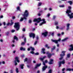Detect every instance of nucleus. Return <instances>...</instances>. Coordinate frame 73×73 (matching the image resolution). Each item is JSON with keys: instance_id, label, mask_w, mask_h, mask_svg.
Returning a JSON list of instances; mask_svg holds the SVG:
<instances>
[{"instance_id": "nucleus-1", "label": "nucleus", "mask_w": 73, "mask_h": 73, "mask_svg": "<svg viewBox=\"0 0 73 73\" xmlns=\"http://www.w3.org/2000/svg\"><path fill=\"white\" fill-rule=\"evenodd\" d=\"M42 21V22H41L39 24V26H42V25L43 24H46V21H45V19H43L42 20L41 19V18L39 17L37 19H34L33 21L34 22H37V23H39L40 21Z\"/></svg>"}, {"instance_id": "nucleus-2", "label": "nucleus", "mask_w": 73, "mask_h": 73, "mask_svg": "<svg viewBox=\"0 0 73 73\" xmlns=\"http://www.w3.org/2000/svg\"><path fill=\"white\" fill-rule=\"evenodd\" d=\"M28 15H29V12H28V11L27 10H25L23 15L24 17L23 18H21L20 19V21H23L24 20H24H27V17L28 16Z\"/></svg>"}, {"instance_id": "nucleus-3", "label": "nucleus", "mask_w": 73, "mask_h": 73, "mask_svg": "<svg viewBox=\"0 0 73 73\" xmlns=\"http://www.w3.org/2000/svg\"><path fill=\"white\" fill-rule=\"evenodd\" d=\"M15 24L14 27L16 28V31H18L20 29V25L19 24V22L15 23Z\"/></svg>"}, {"instance_id": "nucleus-4", "label": "nucleus", "mask_w": 73, "mask_h": 73, "mask_svg": "<svg viewBox=\"0 0 73 73\" xmlns=\"http://www.w3.org/2000/svg\"><path fill=\"white\" fill-rule=\"evenodd\" d=\"M65 52H66V51H62V53L63 54H60V56L61 57L59 58V60H61L64 58V56H65Z\"/></svg>"}, {"instance_id": "nucleus-5", "label": "nucleus", "mask_w": 73, "mask_h": 73, "mask_svg": "<svg viewBox=\"0 0 73 73\" xmlns=\"http://www.w3.org/2000/svg\"><path fill=\"white\" fill-rule=\"evenodd\" d=\"M46 54H47V57H48V58H50L51 57L52 55H54V53H53L52 54H51L49 53V52L47 51L46 53Z\"/></svg>"}, {"instance_id": "nucleus-6", "label": "nucleus", "mask_w": 73, "mask_h": 73, "mask_svg": "<svg viewBox=\"0 0 73 73\" xmlns=\"http://www.w3.org/2000/svg\"><path fill=\"white\" fill-rule=\"evenodd\" d=\"M65 63V60H63L62 61H59V66L58 67H61V64H64Z\"/></svg>"}, {"instance_id": "nucleus-7", "label": "nucleus", "mask_w": 73, "mask_h": 73, "mask_svg": "<svg viewBox=\"0 0 73 73\" xmlns=\"http://www.w3.org/2000/svg\"><path fill=\"white\" fill-rule=\"evenodd\" d=\"M68 9H67L66 13H71V7L69 6L68 7Z\"/></svg>"}, {"instance_id": "nucleus-8", "label": "nucleus", "mask_w": 73, "mask_h": 73, "mask_svg": "<svg viewBox=\"0 0 73 73\" xmlns=\"http://www.w3.org/2000/svg\"><path fill=\"white\" fill-rule=\"evenodd\" d=\"M51 41H52L53 42H54L55 43H56V44H58V41L60 42V41H61V39L59 38L58 40L51 39Z\"/></svg>"}, {"instance_id": "nucleus-9", "label": "nucleus", "mask_w": 73, "mask_h": 73, "mask_svg": "<svg viewBox=\"0 0 73 73\" xmlns=\"http://www.w3.org/2000/svg\"><path fill=\"white\" fill-rule=\"evenodd\" d=\"M48 31H46L45 32L42 33V35L44 36V37H45L47 36V35H48Z\"/></svg>"}, {"instance_id": "nucleus-10", "label": "nucleus", "mask_w": 73, "mask_h": 73, "mask_svg": "<svg viewBox=\"0 0 73 73\" xmlns=\"http://www.w3.org/2000/svg\"><path fill=\"white\" fill-rule=\"evenodd\" d=\"M67 14H68V16L69 17L70 19H72V18H73V13H71L70 15L69 14V13H67Z\"/></svg>"}, {"instance_id": "nucleus-11", "label": "nucleus", "mask_w": 73, "mask_h": 73, "mask_svg": "<svg viewBox=\"0 0 73 73\" xmlns=\"http://www.w3.org/2000/svg\"><path fill=\"white\" fill-rule=\"evenodd\" d=\"M29 36L30 37H32L33 38H35V34L34 33H31Z\"/></svg>"}, {"instance_id": "nucleus-12", "label": "nucleus", "mask_w": 73, "mask_h": 73, "mask_svg": "<svg viewBox=\"0 0 73 73\" xmlns=\"http://www.w3.org/2000/svg\"><path fill=\"white\" fill-rule=\"evenodd\" d=\"M48 68V66H43L42 68V71H45L46 70V69Z\"/></svg>"}, {"instance_id": "nucleus-13", "label": "nucleus", "mask_w": 73, "mask_h": 73, "mask_svg": "<svg viewBox=\"0 0 73 73\" xmlns=\"http://www.w3.org/2000/svg\"><path fill=\"white\" fill-rule=\"evenodd\" d=\"M53 59H50V61L48 62V64L50 65H52L53 64Z\"/></svg>"}, {"instance_id": "nucleus-14", "label": "nucleus", "mask_w": 73, "mask_h": 73, "mask_svg": "<svg viewBox=\"0 0 73 73\" xmlns=\"http://www.w3.org/2000/svg\"><path fill=\"white\" fill-rule=\"evenodd\" d=\"M45 49L44 48H42V50H41V53H43V54H45V53H46V52H45Z\"/></svg>"}, {"instance_id": "nucleus-15", "label": "nucleus", "mask_w": 73, "mask_h": 73, "mask_svg": "<svg viewBox=\"0 0 73 73\" xmlns=\"http://www.w3.org/2000/svg\"><path fill=\"white\" fill-rule=\"evenodd\" d=\"M70 46V47H71V48H70L69 49V51H72V50L73 51V44H71Z\"/></svg>"}, {"instance_id": "nucleus-16", "label": "nucleus", "mask_w": 73, "mask_h": 73, "mask_svg": "<svg viewBox=\"0 0 73 73\" xmlns=\"http://www.w3.org/2000/svg\"><path fill=\"white\" fill-rule=\"evenodd\" d=\"M15 61L16 62L17 61V62H20V60H19V58L17 57H16L15 58Z\"/></svg>"}, {"instance_id": "nucleus-17", "label": "nucleus", "mask_w": 73, "mask_h": 73, "mask_svg": "<svg viewBox=\"0 0 73 73\" xmlns=\"http://www.w3.org/2000/svg\"><path fill=\"white\" fill-rule=\"evenodd\" d=\"M70 25V24H67V28L66 29V30L67 31L69 30V26Z\"/></svg>"}, {"instance_id": "nucleus-18", "label": "nucleus", "mask_w": 73, "mask_h": 73, "mask_svg": "<svg viewBox=\"0 0 73 73\" xmlns=\"http://www.w3.org/2000/svg\"><path fill=\"white\" fill-rule=\"evenodd\" d=\"M41 65V63H39V64H37L35 67V69H36V68H37V67H38V66H40V65Z\"/></svg>"}, {"instance_id": "nucleus-19", "label": "nucleus", "mask_w": 73, "mask_h": 73, "mask_svg": "<svg viewBox=\"0 0 73 73\" xmlns=\"http://www.w3.org/2000/svg\"><path fill=\"white\" fill-rule=\"evenodd\" d=\"M20 50H23V51H25V48L23 47H21L20 48Z\"/></svg>"}, {"instance_id": "nucleus-20", "label": "nucleus", "mask_w": 73, "mask_h": 73, "mask_svg": "<svg viewBox=\"0 0 73 73\" xmlns=\"http://www.w3.org/2000/svg\"><path fill=\"white\" fill-rule=\"evenodd\" d=\"M52 48H51V52H53V51L54 50V49L56 48V46H54L52 47Z\"/></svg>"}, {"instance_id": "nucleus-21", "label": "nucleus", "mask_w": 73, "mask_h": 73, "mask_svg": "<svg viewBox=\"0 0 73 73\" xmlns=\"http://www.w3.org/2000/svg\"><path fill=\"white\" fill-rule=\"evenodd\" d=\"M66 70V71H73V68H67Z\"/></svg>"}, {"instance_id": "nucleus-22", "label": "nucleus", "mask_w": 73, "mask_h": 73, "mask_svg": "<svg viewBox=\"0 0 73 73\" xmlns=\"http://www.w3.org/2000/svg\"><path fill=\"white\" fill-rule=\"evenodd\" d=\"M14 39L16 40V41H18V38L16 36H15L14 37Z\"/></svg>"}, {"instance_id": "nucleus-23", "label": "nucleus", "mask_w": 73, "mask_h": 73, "mask_svg": "<svg viewBox=\"0 0 73 73\" xmlns=\"http://www.w3.org/2000/svg\"><path fill=\"white\" fill-rule=\"evenodd\" d=\"M30 48L31 49V50H33V51H34V50H35V48H34V47H32V46H31L30 47Z\"/></svg>"}, {"instance_id": "nucleus-24", "label": "nucleus", "mask_w": 73, "mask_h": 73, "mask_svg": "<svg viewBox=\"0 0 73 73\" xmlns=\"http://www.w3.org/2000/svg\"><path fill=\"white\" fill-rule=\"evenodd\" d=\"M67 58H70V54L68 53L67 54Z\"/></svg>"}, {"instance_id": "nucleus-25", "label": "nucleus", "mask_w": 73, "mask_h": 73, "mask_svg": "<svg viewBox=\"0 0 73 73\" xmlns=\"http://www.w3.org/2000/svg\"><path fill=\"white\" fill-rule=\"evenodd\" d=\"M68 39V38H66L62 40V41H66V40H67Z\"/></svg>"}, {"instance_id": "nucleus-26", "label": "nucleus", "mask_w": 73, "mask_h": 73, "mask_svg": "<svg viewBox=\"0 0 73 73\" xmlns=\"http://www.w3.org/2000/svg\"><path fill=\"white\" fill-rule=\"evenodd\" d=\"M24 64H21L20 65L21 68L22 69H23L24 68Z\"/></svg>"}, {"instance_id": "nucleus-27", "label": "nucleus", "mask_w": 73, "mask_h": 73, "mask_svg": "<svg viewBox=\"0 0 73 73\" xmlns=\"http://www.w3.org/2000/svg\"><path fill=\"white\" fill-rule=\"evenodd\" d=\"M68 3H69L70 5H72V4L73 3V2H72V1H68Z\"/></svg>"}, {"instance_id": "nucleus-28", "label": "nucleus", "mask_w": 73, "mask_h": 73, "mask_svg": "<svg viewBox=\"0 0 73 73\" xmlns=\"http://www.w3.org/2000/svg\"><path fill=\"white\" fill-rule=\"evenodd\" d=\"M45 47H46V48H47L48 49H49V48H50V47L49 46H48V44H46L45 45Z\"/></svg>"}, {"instance_id": "nucleus-29", "label": "nucleus", "mask_w": 73, "mask_h": 73, "mask_svg": "<svg viewBox=\"0 0 73 73\" xmlns=\"http://www.w3.org/2000/svg\"><path fill=\"white\" fill-rule=\"evenodd\" d=\"M16 73H19V69H18V68H16Z\"/></svg>"}, {"instance_id": "nucleus-30", "label": "nucleus", "mask_w": 73, "mask_h": 73, "mask_svg": "<svg viewBox=\"0 0 73 73\" xmlns=\"http://www.w3.org/2000/svg\"><path fill=\"white\" fill-rule=\"evenodd\" d=\"M56 16L55 15L53 16V18H52V20H55L56 18Z\"/></svg>"}, {"instance_id": "nucleus-31", "label": "nucleus", "mask_w": 73, "mask_h": 73, "mask_svg": "<svg viewBox=\"0 0 73 73\" xmlns=\"http://www.w3.org/2000/svg\"><path fill=\"white\" fill-rule=\"evenodd\" d=\"M17 9L18 11H20V7L18 6L17 7Z\"/></svg>"}, {"instance_id": "nucleus-32", "label": "nucleus", "mask_w": 73, "mask_h": 73, "mask_svg": "<svg viewBox=\"0 0 73 73\" xmlns=\"http://www.w3.org/2000/svg\"><path fill=\"white\" fill-rule=\"evenodd\" d=\"M41 4H42V3L41 2L39 3L38 6V7H40V6H41Z\"/></svg>"}, {"instance_id": "nucleus-33", "label": "nucleus", "mask_w": 73, "mask_h": 73, "mask_svg": "<svg viewBox=\"0 0 73 73\" xmlns=\"http://www.w3.org/2000/svg\"><path fill=\"white\" fill-rule=\"evenodd\" d=\"M25 44V42H22L21 44V45H24Z\"/></svg>"}, {"instance_id": "nucleus-34", "label": "nucleus", "mask_w": 73, "mask_h": 73, "mask_svg": "<svg viewBox=\"0 0 73 73\" xmlns=\"http://www.w3.org/2000/svg\"><path fill=\"white\" fill-rule=\"evenodd\" d=\"M28 61V58H26L24 60V62H25V61Z\"/></svg>"}, {"instance_id": "nucleus-35", "label": "nucleus", "mask_w": 73, "mask_h": 73, "mask_svg": "<svg viewBox=\"0 0 73 73\" xmlns=\"http://www.w3.org/2000/svg\"><path fill=\"white\" fill-rule=\"evenodd\" d=\"M14 62H15V66H16V65H17V62H16V61L15 60Z\"/></svg>"}, {"instance_id": "nucleus-36", "label": "nucleus", "mask_w": 73, "mask_h": 73, "mask_svg": "<svg viewBox=\"0 0 73 73\" xmlns=\"http://www.w3.org/2000/svg\"><path fill=\"white\" fill-rule=\"evenodd\" d=\"M58 22H55L54 24V25H58Z\"/></svg>"}, {"instance_id": "nucleus-37", "label": "nucleus", "mask_w": 73, "mask_h": 73, "mask_svg": "<svg viewBox=\"0 0 73 73\" xmlns=\"http://www.w3.org/2000/svg\"><path fill=\"white\" fill-rule=\"evenodd\" d=\"M37 41H36L34 43V45H36L37 44Z\"/></svg>"}, {"instance_id": "nucleus-38", "label": "nucleus", "mask_w": 73, "mask_h": 73, "mask_svg": "<svg viewBox=\"0 0 73 73\" xmlns=\"http://www.w3.org/2000/svg\"><path fill=\"white\" fill-rule=\"evenodd\" d=\"M9 31H8L6 33V35L7 36H8V35H9Z\"/></svg>"}, {"instance_id": "nucleus-39", "label": "nucleus", "mask_w": 73, "mask_h": 73, "mask_svg": "<svg viewBox=\"0 0 73 73\" xmlns=\"http://www.w3.org/2000/svg\"><path fill=\"white\" fill-rule=\"evenodd\" d=\"M35 55H39V53H38V52H36V53H35Z\"/></svg>"}, {"instance_id": "nucleus-40", "label": "nucleus", "mask_w": 73, "mask_h": 73, "mask_svg": "<svg viewBox=\"0 0 73 73\" xmlns=\"http://www.w3.org/2000/svg\"><path fill=\"white\" fill-rule=\"evenodd\" d=\"M22 31L23 32H25V28H23Z\"/></svg>"}, {"instance_id": "nucleus-41", "label": "nucleus", "mask_w": 73, "mask_h": 73, "mask_svg": "<svg viewBox=\"0 0 73 73\" xmlns=\"http://www.w3.org/2000/svg\"><path fill=\"white\" fill-rule=\"evenodd\" d=\"M24 42H25V43H26V38H24Z\"/></svg>"}, {"instance_id": "nucleus-42", "label": "nucleus", "mask_w": 73, "mask_h": 73, "mask_svg": "<svg viewBox=\"0 0 73 73\" xmlns=\"http://www.w3.org/2000/svg\"><path fill=\"white\" fill-rule=\"evenodd\" d=\"M29 23H32V21L31 20H29Z\"/></svg>"}, {"instance_id": "nucleus-43", "label": "nucleus", "mask_w": 73, "mask_h": 73, "mask_svg": "<svg viewBox=\"0 0 73 73\" xmlns=\"http://www.w3.org/2000/svg\"><path fill=\"white\" fill-rule=\"evenodd\" d=\"M13 22H11V23H10V25L11 26V25H13Z\"/></svg>"}, {"instance_id": "nucleus-44", "label": "nucleus", "mask_w": 73, "mask_h": 73, "mask_svg": "<svg viewBox=\"0 0 73 73\" xmlns=\"http://www.w3.org/2000/svg\"><path fill=\"white\" fill-rule=\"evenodd\" d=\"M36 39L37 40H38V36H36Z\"/></svg>"}, {"instance_id": "nucleus-45", "label": "nucleus", "mask_w": 73, "mask_h": 73, "mask_svg": "<svg viewBox=\"0 0 73 73\" xmlns=\"http://www.w3.org/2000/svg\"><path fill=\"white\" fill-rule=\"evenodd\" d=\"M40 61H43V60H44V58H40Z\"/></svg>"}, {"instance_id": "nucleus-46", "label": "nucleus", "mask_w": 73, "mask_h": 73, "mask_svg": "<svg viewBox=\"0 0 73 73\" xmlns=\"http://www.w3.org/2000/svg\"><path fill=\"white\" fill-rule=\"evenodd\" d=\"M30 53L33 54L34 53V52L33 51H32L30 52Z\"/></svg>"}, {"instance_id": "nucleus-47", "label": "nucleus", "mask_w": 73, "mask_h": 73, "mask_svg": "<svg viewBox=\"0 0 73 73\" xmlns=\"http://www.w3.org/2000/svg\"><path fill=\"white\" fill-rule=\"evenodd\" d=\"M15 31V30H11V32L12 33H13V32H14Z\"/></svg>"}, {"instance_id": "nucleus-48", "label": "nucleus", "mask_w": 73, "mask_h": 73, "mask_svg": "<svg viewBox=\"0 0 73 73\" xmlns=\"http://www.w3.org/2000/svg\"><path fill=\"white\" fill-rule=\"evenodd\" d=\"M61 35V34L60 33H58V34H57V36H60Z\"/></svg>"}, {"instance_id": "nucleus-49", "label": "nucleus", "mask_w": 73, "mask_h": 73, "mask_svg": "<svg viewBox=\"0 0 73 73\" xmlns=\"http://www.w3.org/2000/svg\"><path fill=\"white\" fill-rule=\"evenodd\" d=\"M65 68H64L62 69V71L63 72H64V71H65Z\"/></svg>"}, {"instance_id": "nucleus-50", "label": "nucleus", "mask_w": 73, "mask_h": 73, "mask_svg": "<svg viewBox=\"0 0 73 73\" xmlns=\"http://www.w3.org/2000/svg\"><path fill=\"white\" fill-rule=\"evenodd\" d=\"M43 65H44V66H46V64H45V62H43Z\"/></svg>"}, {"instance_id": "nucleus-51", "label": "nucleus", "mask_w": 73, "mask_h": 73, "mask_svg": "<svg viewBox=\"0 0 73 73\" xmlns=\"http://www.w3.org/2000/svg\"><path fill=\"white\" fill-rule=\"evenodd\" d=\"M51 35L52 36H54V33H51Z\"/></svg>"}, {"instance_id": "nucleus-52", "label": "nucleus", "mask_w": 73, "mask_h": 73, "mask_svg": "<svg viewBox=\"0 0 73 73\" xmlns=\"http://www.w3.org/2000/svg\"><path fill=\"white\" fill-rule=\"evenodd\" d=\"M9 25H10V23H8L6 25H7V26H9Z\"/></svg>"}, {"instance_id": "nucleus-53", "label": "nucleus", "mask_w": 73, "mask_h": 73, "mask_svg": "<svg viewBox=\"0 0 73 73\" xmlns=\"http://www.w3.org/2000/svg\"><path fill=\"white\" fill-rule=\"evenodd\" d=\"M31 48H28L27 49V50H28V51H29L31 50Z\"/></svg>"}, {"instance_id": "nucleus-54", "label": "nucleus", "mask_w": 73, "mask_h": 73, "mask_svg": "<svg viewBox=\"0 0 73 73\" xmlns=\"http://www.w3.org/2000/svg\"><path fill=\"white\" fill-rule=\"evenodd\" d=\"M60 7H64V5H60Z\"/></svg>"}, {"instance_id": "nucleus-55", "label": "nucleus", "mask_w": 73, "mask_h": 73, "mask_svg": "<svg viewBox=\"0 0 73 73\" xmlns=\"http://www.w3.org/2000/svg\"><path fill=\"white\" fill-rule=\"evenodd\" d=\"M3 18V15L1 16L0 17V18Z\"/></svg>"}, {"instance_id": "nucleus-56", "label": "nucleus", "mask_w": 73, "mask_h": 73, "mask_svg": "<svg viewBox=\"0 0 73 73\" xmlns=\"http://www.w3.org/2000/svg\"><path fill=\"white\" fill-rule=\"evenodd\" d=\"M38 16H41V14H40V13H39L38 14Z\"/></svg>"}, {"instance_id": "nucleus-57", "label": "nucleus", "mask_w": 73, "mask_h": 73, "mask_svg": "<svg viewBox=\"0 0 73 73\" xmlns=\"http://www.w3.org/2000/svg\"><path fill=\"white\" fill-rule=\"evenodd\" d=\"M45 62L46 63H47V62H48V60H45Z\"/></svg>"}, {"instance_id": "nucleus-58", "label": "nucleus", "mask_w": 73, "mask_h": 73, "mask_svg": "<svg viewBox=\"0 0 73 73\" xmlns=\"http://www.w3.org/2000/svg\"><path fill=\"white\" fill-rule=\"evenodd\" d=\"M58 28H59V27H58L57 26H56V29H58Z\"/></svg>"}, {"instance_id": "nucleus-59", "label": "nucleus", "mask_w": 73, "mask_h": 73, "mask_svg": "<svg viewBox=\"0 0 73 73\" xmlns=\"http://www.w3.org/2000/svg\"><path fill=\"white\" fill-rule=\"evenodd\" d=\"M0 41L1 42H3V40H2V39H0Z\"/></svg>"}, {"instance_id": "nucleus-60", "label": "nucleus", "mask_w": 73, "mask_h": 73, "mask_svg": "<svg viewBox=\"0 0 73 73\" xmlns=\"http://www.w3.org/2000/svg\"><path fill=\"white\" fill-rule=\"evenodd\" d=\"M50 14H48V15H47V16L48 17H49V16H50Z\"/></svg>"}, {"instance_id": "nucleus-61", "label": "nucleus", "mask_w": 73, "mask_h": 73, "mask_svg": "<svg viewBox=\"0 0 73 73\" xmlns=\"http://www.w3.org/2000/svg\"><path fill=\"white\" fill-rule=\"evenodd\" d=\"M60 29H61V30H62L64 29V28L63 27H62V28H60Z\"/></svg>"}, {"instance_id": "nucleus-62", "label": "nucleus", "mask_w": 73, "mask_h": 73, "mask_svg": "<svg viewBox=\"0 0 73 73\" xmlns=\"http://www.w3.org/2000/svg\"><path fill=\"white\" fill-rule=\"evenodd\" d=\"M3 25H5V22H4L3 23Z\"/></svg>"}, {"instance_id": "nucleus-63", "label": "nucleus", "mask_w": 73, "mask_h": 73, "mask_svg": "<svg viewBox=\"0 0 73 73\" xmlns=\"http://www.w3.org/2000/svg\"><path fill=\"white\" fill-rule=\"evenodd\" d=\"M13 73V71L12 70H11V73Z\"/></svg>"}, {"instance_id": "nucleus-64", "label": "nucleus", "mask_w": 73, "mask_h": 73, "mask_svg": "<svg viewBox=\"0 0 73 73\" xmlns=\"http://www.w3.org/2000/svg\"><path fill=\"white\" fill-rule=\"evenodd\" d=\"M21 57H24V55H21Z\"/></svg>"}]
</instances>
